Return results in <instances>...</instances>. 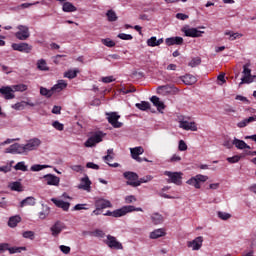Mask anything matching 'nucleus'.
<instances>
[{
    "label": "nucleus",
    "instance_id": "obj_21",
    "mask_svg": "<svg viewBox=\"0 0 256 256\" xmlns=\"http://www.w3.org/2000/svg\"><path fill=\"white\" fill-rule=\"evenodd\" d=\"M36 203L35 197L29 196L20 202V207H33Z\"/></svg>",
    "mask_w": 256,
    "mask_h": 256
},
{
    "label": "nucleus",
    "instance_id": "obj_60",
    "mask_svg": "<svg viewBox=\"0 0 256 256\" xmlns=\"http://www.w3.org/2000/svg\"><path fill=\"white\" fill-rule=\"evenodd\" d=\"M70 169H72V171H75L76 173H81V171H83L84 167L81 165H73L70 167Z\"/></svg>",
    "mask_w": 256,
    "mask_h": 256
},
{
    "label": "nucleus",
    "instance_id": "obj_30",
    "mask_svg": "<svg viewBox=\"0 0 256 256\" xmlns=\"http://www.w3.org/2000/svg\"><path fill=\"white\" fill-rule=\"evenodd\" d=\"M150 101L153 103L155 107H157L158 111H161V109H165V104L161 102L159 97L157 96H152Z\"/></svg>",
    "mask_w": 256,
    "mask_h": 256
},
{
    "label": "nucleus",
    "instance_id": "obj_57",
    "mask_svg": "<svg viewBox=\"0 0 256 256\" xmlns=\"http://www.w3.org/2000/svg\"><path fill=\"white\" fill-rule=\"evenodd\" d=\"M178 149L179 151H187V144L184 140L179 141Z\"/></svg>",
    "mask_w": 256,
    "mask_h": 256
},
{
    "label": "nucleus",
    "instance_id": "obj_4",
    "mask_svg": "<svg viewBox=\"0 0 256 256\" xmlns=\"http://www.w3.org/2000/svg\"><path fill=\"white\" fill-rule=\"evenodd\" d=\"M164 175L169 177L168 183H174V185H181L183 183V173L181 172L165 171Z\"/></svg>",
    "mask_w": 256,
    "mask_h": 256
},
{
    "label": "nucleus",
    "instance_id": "obj_38",
    "mask_svg": "<svg viewBox=\"0 0 256 256\" xmlns=\"http://www.w3.org/2000/svg\"><path fill=\"white\" fill-rule=\"evenodd\" d=\"M225 35H229V41H235V39H241V37H243V34L231 31L225 32Z\"/></svg>",
    "mask_w": 256,
    "mask_h": 256
},
{
    "label": "nucleus",
    "instance_id": "obj_61",
    "mask_svg": "<svg viewBox=\"0 0 256 256\" xmlns=\"http://www.w3.org/2000/svg\"><path fill=\"white\" fill-rule=\"evenodd\" d=\"M113 81H115L113 76L102 77V83H113Z\"/></svg>",
    "mask_w": 256,
    "mask_h": 256
},
{
    "label": "nucleus",
    "instance_id": "obj_62",
    "mask_svg": "<svg viewBox=\"0 0 256 256\" xmlns=\"http://www.w3.org/2000/svg\"><path fill=\"white\" fill-rule=\"evenodd\" d=\"M9 251V243H0V253Z\"/></svg>",
    "mask_w": 256,
    "mask_h": 256
},
{
    "label": "nucleus",
    "instance_id": "obj_40",
    "mask_svg": "<svg viewBox=\"0 0 256 256\" xmlns=\"http://www.w3.org/2000/svg\"><path fill=\"white\" fill-rule=\"evenodd\" d=\"M137 109H140V111H147V109H151V104L146 101H142L141 103H136Z\"/></svg>",
    "mask_w": 256,
    "mask_h": 256
},
{
    "label": "nucleus",
    "instance_id": "obj_13",
    "mask_svg": "<svg viewBox=\"0 0 256 256\" xmlns=\"http://www.w3.org/2000/svg\"><path fill=\"white\" fill-rule=\"evenodd\" d=\"M179 127L180 129H184V131H197V123L187 120H180Z\"/></svg>",
    "mask_w": 256,
    "mask_h": 256
},
{
    "label": "nucleus",
    "instance_id": "obj_54",
    "mask_svg": "<svg viewBox=\"0 0 256 256\" xmlns=\"http://www.w3.org/2000/svg\"><path fill=\"white\" fill-rule=\"evenodd\" d=\"M236 101H242V103H246V105H249V99L247 97L242 96V95H236L235 97Z\"/></svg>",
    "mask_w": 256,
    "mask_h": 256
},
{
    "label": "nucleus",
    "instance_id": "obj_43",
    "mask_svg": "<svg viewBox=\"0 0 256 256\" xmlns=\"http://www.w3.org/2000/svg\"><path fill=\"white\" fill-rule=\"evenodd\" d=\"M10 255H13L15 253H21V251H27L26 247H9L8 249Z\"/></svg>",
    "mask_w": 256,
    "mask_h": 256
},
{
    "label": "nucleus",
    "instance_id": "obj_56",
    "mask_svg": "<svg viewBox=\"0 0 256 256\" xmlns=\"http://www.w3.org/2000/svg\"><path fill=\"white\" fill-rule=\"evenodd\" d=\"M13 109H16V111H21V109H25V102H18L14 104Z\"/></svg>",
    "mask_w": 256,
    "mask_h": 256
},
{
    "label": "nucleus",
    "instance_id": "obj_33",
    "mask_svg": "<svg viewBox=\"0 0 256 256\" xmlns=\"http://www.w3.org/2000/svg\"><path fill=\"white\" fill-rule=\"evenodd\" d=\"M50 213H51V209L49 208V206H43L42 211H40L38 214V217L43 221L47 219V217H49Z\"/></svg>",
    "mask_w": 256,
    "mask_h": 256
},
{
    "label": "nucleus",
    "instance_id": "obj_16",
    "mask_svg": "<svg viewBox=\"0 0 256 256\" xmlns=\"http://www.w3.org/2000/svg\"><path fill=\"white\" fill-rule=\"evenodd\" d=\"M203 246V236L196 237L193 241L188 242V247H191L193 251H199Z\"/></svg>",
    "mask_w": 256,
    "mask_h": 256
},
{
    "label": "nucleus",
    "instance_id": "obj_26",
    "mask_svg": "<svg viewBox=\"0 0 256 256\" xmlns=\"http://www.w3.org/2000/svg\"><path fill=\"white\" fill-rule=\"evenodd\" d=\"M232 145H235L237 149H251V146L247 145L245 141L234 138Z\"/></svg>",
    "mask_w": 256,
    "mask_h": 256
},
{
    "label": "nucleus",
    "instance_id": "obj_46",
    "mask_svg": "<svg viewBox=\"0 0 256 256\" xmlns=\"http://www.w3.org/2000/svg\"><path fill=\"white\" fill-rule=\"evenodd\" d=\"M188 65L189 67H197L198 65H201V58L199 57L193 58Z\"/></svg>",
    "mask_w": 256,
    "mask_h": 256
},
{
    "label": "nucleus",
    "instance_id": "obj_47",
    "mask_svg": "<svg viewBox=\"0 0 256 256\" xmlns=\"http://www.w3.org/2000/svg\"><path fill=\"white\" fill-rule=\"evenodd\" d=\"M52 127H54V129H56L57 131H63V129H65V125H63L61 122L59 121H54L52 123Z\"/></svg>",
    "mask_w": 256,
    "mask_h": 256
},
{
    "label": "nucleus",
    "instance_id": "obj_1",
    "mask_svg": "<svg viewBox=\"0 0 256 256\" xmlns=\"http://www.w3.org/2000/svg\"><path fill=\"white\" fill-rule=\"evenodd\" d=\"M41 145V140L39 138L30 139L25 145L15 143L10 145L6 148L5 153H12V154H23L29 153V151H35L39 149Z\"/></svg>",
    "mask_w": 256,
    "mask_h": 256
},
{
    "label": "nucleus",
    "instance_id": "obj_6",
    "mask_svg": "<svg viewBox=\"0 0 256 256\" xmlns=\"http://www.w3.org/2000/svg\"><path fill=\"white\" fill-rule=\"evenodd\" d=\"M18 32L15 33L16 39H19V41H27V38L31 36L29 33V27L19 25L17 27Z\"/></svg>",
    "mask_w": 256,
    "mask_h": 256
},
{
    "label": "nucleus",
    "instance_id": "obj_31",
    "mask_svg": "<svg viewBox=\"0 0 256 256\" xmlns=\"http://www.w3.org/2000/svg\"><path fill=\"white\" fill-rule=\"evenodd\" d=\"M52 88L54 89V93H61L63 89L67 88V82L65 80H60Z\"/></svg>",
    "mask_w": 256,
    "mask_h": 256
},
{
    "label": "nucleus",
    "instance_id": "obj_52",
    "mask_svg": "<svg viewBox=\"0 0 256 256\" xmlns=\"http://www.w3.org/2000/svg\"><path fill=\"white\" fill-rule=\"evenodd\" d=\"M227 161L228 163H239V161H241V157L238 155H235L233 157H228Z\"/></svg>",
    "mask_w": 256,
    "mask_h": 256
},
{
    "label": "nucleus",
    "instance_id": "obj_50",
    "mask_svg": "<svg viewBox=\"0 0 256 256\" xmlns=\"http://www.w3.org/2000/svg\"><path fill=\"white\" fill-rule=\"evenodd\" d=\"M218 217L223 221H227V219H231V214L226 212H218Z\"/></svg>",
    "mask_w": 256,
    "mask_h": 256
},
{
    "label": "nucleus",
    "instance_id": "obj_19",
    "mask_svg": "<svg viewBox=\"0 0 256 256\" xmlns=\"http://www.w3.org/2000/svg\"><path fill=\"white\" fill-rule=\"evenodd\" d=\"M51 201L56 207L62 209L63 211H69V207H71V204L69 202H65L63 200L52 198Z\"/></svg>",
    "mask_w": 256,
    "mask_h": 256
},
{
    "label": "nucleus",
    "instance_id": "obj_27",
    "mask_svg": "<svg viewBox=\"0 0 256 256\" xmlns=\"http://www.w3.org/2000/svg\"><path fill=\"white\" fill-rule=\"evenodd\" d=\"M163 43V38L157 40V37L152 36L150 39L147 40L148 47H159Z\"/></svg>",
    "mask_w": 256,
    "mask_h": 256
},
{
    "label": "nucleus",
    "instance_id": "obj_2",
    "mask_svg": "<svg viewBox=\"0 0 256 256\" xmlns=\"http://www.w3.org/2000/svg\"><path fill=\"white\" fill-rule=\"evenodd\" d=\"M107 121L114 129H121L123 127V123L119 122V119H121V115L117 114V112H107Z\"/></svg>",
    "mask_w": 256,
    "mask_h": 256
},
{
    "label": "nucleus",
    "instance_id": "obj_44",
    "mask_svg": "<svg viewBox=\"0 0 256 256\" xmlns=\"http://www.w3.org/2000/svg\"><path fill=\"white\" fill-rule=\"evenodd\" d=\"M15 171H27V165H25V162H18L15 166H14Z\"/></svg>",
    "mask_w": 256,
    "mask_h": 256
},
{
    "label": "nucleus",
    "instance_id": "obj_5",
    "mask_svg": "<svg viewBox=\"0 0 256 256\" xmlns=\"http://www.w3.org/2000/svg\"><path fill=\"white\" fill-rule=\"evenodd\" d=\"M104 243L110 249H115L116 251L123 250V244L119 242L115 236L107 235V239L104 240Z\"/></svg>",
    "mask_w": 256,
    "mask_h": 256
},
{
    "label": "nucleus",
    "instance_id": "obj_17",
    "mask_svg": "<svg viewBox=\"0 0 256 256\" xmlns=\"http://www.w3.org/2000/svg\"><path fill=\"white\" fill-rule=\"evenodd\" d=\"M124 178L127 179V185H131L130 183L139 182V175L135 172L127 171L123 174Z\"/></svg>",
    "mask_w": 256,
    "mask_h": 256
},
{
    "label": "nucleus",
    "instance_id": "obj_45",
    "mask_svg": "<svg viewBox=\"0 0 256 256\" xmlns=\"http://www.w3.org/2000/svg\"><path fill=\"white\" fill-rule=\"evenodd\" d=\"M102 44L106 47H115V41L111 40L110 38L102 39Z\"/></svg>",
    "mask_w": 256,
    "mask_h": 256
},
{
    "label": "nucleus",
    "instance_id": "obj_14",
    "mask_svg": "<svg viewBox=\"0 0 256 256\" xmlns=\"http://www.w3.org/2000/svg\"><path fill=\"white\" fill-rule=\"evenodd\" d=\"M182 32L185 34V37H193V38L201 37V35L205 33L201 30H198L197 28H183Z\"/></svg>",
    "mask_w": 256,
    "mask_h": 256
},
{
    "label": "nucleus",
    "instance_id": "obj_41",
    "mask_svg": "<svg viewBox=\"0 0 256 256\" xmlns=\"http://www.w3.org/2000/svg\"><path fill=\"white\" fill-rule=\"evenodd\" d=\"M12 89L15 93V91H19L20 93H23V91H27L28 86L25 84H18V85H13Z\"/></svg>",
    "mask_w": 256,
    "mask_h": 256
},
{
    "label": "nucleus",
    "instance_id": "obj_9",
    "mask_svg": "<svg viewBox=\"0 0 256 256\" xmlns=\"http://www.w3.org/2000/svg\"><path fill=\"white\" fill-rule=\"evenodd\" d=\"M101 141H103V133L98 132L87 139L85 147H95V145H97V143H101Z\"/></svg>",
    "mask_w": 256,
    "mask_h": 256
},
{
    "label": "nucleus",
    "instance_id": "obj_11",
    "mask_svg": "<svg viewBox=\"0 0 256 256\" xmlns=\"http://www.w3.org/2000/svg\"><path fill=\"white\" fill-rule=\"evenodd\" d=\"M243 78L241 79L240 85L243 83H253V75H251V69H249V64L243 66Z\"/></svg>",
    "mask_w": 256,
    "mask_h": 256
},
{
    "label": "nucleus",
    "instance_id": "obj_64",
    "mask_svg": "<svg viewBox=\"0 0 256 256\" xmlns=\"http://www.w3.org/2000/svg\"><path fill=\"white\" fill-rule=\"evenodd\" d=\"M135 201H137V198H135V196H133V195L127 196V197L125 198V202H126V203H133V202H135Z\"/></svg>",
    "mask_w": 256,
    "mask_h": 256
},
{
    "label": "nucleus",
    "instance_id": "obj_18",
    "mask_svg": "<svg viewBox=\"0 0 256 256\" xmlns=\"http://www.w3.org/2000/svg\"><path fill=\"white\" fill-rule=\"evenodd\" d=\"M63 229H64L63 222L57 221L54 223V225H52V227L50 228V231L53 237H58L61 231H63Z\"/></svg>",
    "mask_w": 256,
    "mask_h": 256
},
{
    "label": "nucleus",
    "instance_id": "obj_58",
    "mask_svg": "<svg viewBox=\"0 0 256 256\" xmlns=\"http://www.w3.org/2000/svg\"><path fill=\"white\" fill-rule=\"evenodd\" d=\"M34 236H35V233L33 231H25L23 233V237L25 239H33Z\"/></svg>",
    "mask_w": 256,
    "mask_h": 256
},
{
    "label": "nucleus",
    "instance_id": "obj_12",
    "mask_svg": "<svg viewBox=\"0 0 256 256\" xmlns=\"http://www.w3.org/2000/svg\"><path fill=\"white\" fill-rule=\"evenodd\" d=\"M94 205L95 207L100 208L101 211H103V209H111V207H113V204L111 203V201L104 198L96 199L94 202Z\"/></svg>",
    "mask_w": 256,
    "mask_h": 256
},
{
    "label": "nucleus",
    "instance_id": "obj_20",
    "mask_svg": "<svg viewBox=\"0 0 256 256\" xmlns=\"http://www.w3.org/2000/svg\"><path fill=\"white\" fill-rule=\"evenodd\" d=\"M165 43L168 47H171L173 45H181L183 43V37L176 36V37L166 38Z\"/></svg>",
    "mask_w": 256,
    "mask_h": 256
},
{
    "label": "nucleus",
    "instance_id": "obj_34",
    "mask_svg": "<svg viewBox=\"0 0 256 256\" xmlns=\"http://www.w3.org/2000/svg\"><path fill=\"white\" fill-rule=\"evenodd\" d=\"M151 221L154 225H161V223H163V215L159 213H153L151 215Z\"/></svg>",
    "mask_w": 256,
    "mask_h": 256
},
{
    "label": "nucleus",
    "instance_id": "obj_48",
    "mask_svg": "<svg viewBox=\"0 0 256 256\" xmlns=\"http://www.w3.org/2000/svg\"><path fill=\"white\" fill-rule=\"evenodd\" d=\"M118 38L122 39L123 41H131L133 36L131 34L120 33L118 34Z\"/></svg>",
    "mask_w": 256,
    "mask_h": 256
},
{
    "label": "nucleus",
    "instance_id": "obj_25",
    "mask_svg": "<svg viewBox=\"0 0 256 256\" xmlns=\"http://www.w3.org/2000/svg\"><path fill=\"white\" fill-rule=\"evenodd\" d=\"M62 11H64V13H75V11H77V7H75L71 2H64Z\"/></svg>",
    "mask_w": 256,
    "mask_h": 256
},
{
    "label": "nucleus",
    "instance_id": "obj_59",
    "mask_svg": "<svg viewBox=\"0 0 256 256\" xmlns=\"http://www.w3.org/2000/svg\"><path fill=\"white\" fill-rule=\"evenodd\" d=\"M176 19H179L180 21H185V20L189 19V15L183 14V13H177Z\"/></svg>",
    "mask_w": 256,
    "mask_h": 256
},
{
    "label": "nucleus",
    "instance_id": "obj_7",
    "mask_svg": "<svg viewBox=\"0 0 256 256\" xmlns=\"http://www.w3.org/2000/svg\"><path fill=\"white\" fill-rule=\"evenodd\" d=\"M0 96L5 98L6 101L15 99V92L12 86H2L0 88Z\"/></svg>",
    "mask_w": 256,
    "mask_h": 256
},
{
    "label": "nucleus",
    "instance_id": "obj_35",
    "mask_svg": "<svg viewBox=\"0 0 256 256\" xmlns=\"http://www.w3.org/2000/svg\"><path fill=\"white\" fill-rule=\"evenodd\" d=\"M8 187L9 189H11V191H17L18 193H21V191H23V186L21 185V182H11Z\"/></svg>",
    "mask_w": 256,
    "mask_h": 256
},
{
    "label": "nucleus",
    "instance_id": "obj_3",
    "mask_svg": "<svg viewBox=\"0 0 256 256\" xmlns=\"http://www.w3.org/2000/svg\"><path fill=\"white\" fill-rule=\"evenodd\" d=\"M209 176H205L203 174H198L189 180H187V185H192V187H195V189H201V183H205L208 181Z\"/></svg>",
    "mask_w": 256,
    "mask_h": 256
},
{
    "label": "nucleus",
    "instance_id": "obj_10",
    "mask_svg": "<svg viewBox=\"0 0 256 256\" xmlns=\"http://www.w3.org/2000/svg\"><path fill=\"white\" fill-rule=\"evenodd\" d=\"M12 49L14 51H19L20 53H31L33 46H31L25 42L18 43V44L14 43V44H12Z\"/></svg>",
    "mask_w": 256,
    "mask_h": 256
},
{
    "label": "nucleus",
    "instance_id": "obj_23",
    "mask_svg": "<svg viewBox=\"0 0 256 256\" xmlns=\"http://www.w3.org/2000/svg\"><path fill=\"white\" fill-rule=\"evenodd\" d=\"M152 180H153V176L148 175L143 178H140L138 182H129V184H130V187H139L141 183H149V181H152Z\"/></svg>",
    "mask_w": 256,
    "mask_h": 256
},
{
    "label": "nucleus",
    "instance_id": "obj_42",
    "mask_svg": "<svg viewBox=\"0 0 256 256\" xmlns=\"http://www.w3.org/2000/svg\"><path fill=\"white\" fill-rule=\"evenodd\" d=\"M77 73H79V70H68L64 73V77L67 79H75V77H77Z\"/></svg>",
    "mask_w": 256,
    "mask_h": 256
},
{
    "label": "nucleus",
    "instance_id": "obj_51",
    "mask_svg": "<svg viewBox=\"0 0 256 256\" xmlns=\"http://www.w3.org/2000/svg\"><path fill=\"white\" fill-rule=\"evenodd\" d=\"M92 233L94 237H100L101 239L105 237V232H103V230L96 229Z\"/></svg>",
    "mask_w": 256,
    "mask_h": 256
},
{
    "label": "nucleus",
    "instance_id": "obj_39",
    "mask_svg": "<svg viewBox=\"0 0 256 256\" xmlns=\"http://www.w3.org/2000/svg\"><path fill=\"white\" fill-rule=\"evenodd\" d=\"M106 17H107L108 21H110V23H113L114 21H117V19H119L117 17V13H115V11H113V10H108L106 13Z\"/></svg>",
    "mask_w": 256,
    "mask_h": 256
},
{
    "label": "nucleus",
    "instance_id": "obj_8",
    "mask_svg": "<svg viewBox=\"0 0 256 256\" xmlns=\"http://www.w3.org/2000/svg\"><path fill=\"white\" fill-rule=\"evenodd\" d=\"M180 81H183L185 85H194V83H197V78L191 74L180 76L177 79L172 78L173 83H179Z\"/></svg>",
    "mask_w": 256,
    "mask_h": 256
},
{
    "label": "nucleus",
    "instance_id": "obj_22",
    "mask_svg": "<svg viewBox=\"0 0 256 256\" xmlns=\"http://www.w3.org/2000/svg\"><path fill=\"white\" fill-rule=\"evenodd\" d=\"M132 208L131 207H127V206H123L122 208L120 209H116L113 211V217H124V215L126 213H129V211L131 210Z\"/></svg>",
    "mask_w": 256,
    "mask_h": 256
},
{
    "label": "nucleus",
    "instance_id": "obj_29",
    "mask_svg": "<svg viewBox=\"0 0 256 256\" xmlns=\"http://www.w3.org/2000/svg\"><path fill=\"white\" fill-rule=\"evenodd\" d=\"M165 229L159 228L150 233V239H159V237H165Z\"/></svg>",
    "mask_w": 256,
    "mask_h": 256
},
{
    "label": "nucleus",
    "instance_id": "obj_32",
    "mask_svg": "<svg viewBox=\"0 0 256 256\" xmlns=\"http://www.w3.org/2000/svg\"><path fill=\"white\" fill-rule=\"evenodd\" d=\"M81 183L79 189H83L84 191H89V189H91V180H89L88 176L82 178Z\"/></svg>",
    "mask_w": 256,
    "mask_h": 256
},
{
    "label": "nucleus",
    "instance_id": "obj_49",
    "mask_svg": "<svg viewBox=\"0 0 256 256\" xmlns=\"http://www.w3.org/2000/svg\"><path fill=\"white\" fill-rule=\"evenodd\" d=\"M31 171H43V169H47V166L45 165H41V164H35L33 166H31Z\"/></svg>",
    "mask_w": 256,
    "mask_h": 256
},
{
    "label": "nucleus",
    "instance_id": "obj_36",
    "mask_svg": "<svg viewBox=\"0 0 256 256\" xmlns=\"http://www.w3.org/2000/svg\"><path fill=\"white\" fill-rule=\"evenodd\" d=\"M18 223H21V216L16 215V216H12V217L9 218L8 225L10 227L13 228L16 225H18Z\"/></svg>",
    "mask_w": 256,
    "mask_h": 256
},
{
    "label": "nucleus",
    "instance_id": "obj_63",
    "mask_svg": "<svg viewBox=\"0 0 256 256\" xmlns=\"http://www.w3.org/2000/svg\"><path fill=\"white\" fill-rule=\"evenodd\" d=\"M86 167H87L88 169L99 170V165H97V164H95V163H93V162H88V163L86 164Z\"/></svg>",
    "mask_w": 256,
    "mask_h": 256
},
{
    "label": "nucleus",
    "instance_id": "obj_15",
    "mask_svg": "<svg viewBox=\"0 0 256 256\" xmlns=\"http://www.w3.org/2000/svg\"><path fill=\"white\" fill-rule=\"evenodd\" d=\"M44 181H46L47 185H53L54 187H59V183L61 179L53 174H47L43 177Z\"/></svg>",
    "mask_w": 256,
    "mask_h": 256
},
{
    "label": "nucleus",
    "instance_id": "obj_37",
    "mask_svg": "<svg viewBox=\"0 0 256 256\" xmlns=\"http://www.w3.org/2000/svg\"><path fill=\"white\" fill-rule=\"evenodd\" d=\"M37 69H39V71H49V68L47 67V61H45V59L38 60Z\"/></svg>",
    "mask_w": 256,
    "mask_h": 256
},
{
    "label": "nucleus",
    "instance_id": "obj_24",
    "mask_svg": "<svg viewBox=\"0 0 256 256\" xmlns=\"http://www.w3.org/2000/svg\"><path fill=\"white\" fill-rule=\"evenodd\" d=\"M40 95H42L43 97H46L47 99H51V97L55 95V90L53 89V87L51 89H47L42 86L40 87Z\"/></svg>",
    "mask_w": 256,
    "mask_h": 256
},
{
    "label": "nucleus",
    "instance_id": "obj_53",
    "mask_svg": "<svg viewBox=\"0 0 256 256\" xmlns=\"http://www.w3.org/2000/svg\"><path fill=\"white\" fill-rule=\"evenodd\" d=\"M11 168H12V165L11 164H7L5 166H1L0 167V173H9L11 172Z\"/></svg>",
    "mask_w": 256,
    "mask_h": 256
},
{
    "label": "nucleus",
    "instance_id": "obj_55",
    "mask_svg": "<svg viewBox=\"0 0 256 256\" xmlns=\"http://www.w3.org/2000/svg\"><path fill=\"white\" fill-rule=\"evenodd\" d=\"M60 251L64 253V255H69L71 253V247L65 246V245H60Z\"/></svg>",
    "mask_w": 256,
    "mask_h": 256
},
{
    "label": "nucleus",
    "instance_id": "obj_28",
    "mask_svg": "<svg viewBox=\"0 0 256 256\" xmlns=\"http://www.w3.org/2000/svg\"><path fill=\"white\" fill-rule=\"evenodd\" d=\"M130 153L133 159L135 157H139V155H143V153H145V149L142 146H137L134 148H130Z\"/></svg>",
    "mask_w": 256,
    "mask_h": 256
}]
</instances>
